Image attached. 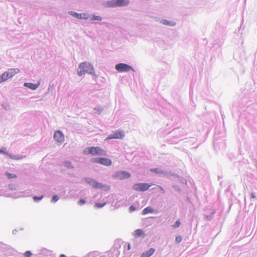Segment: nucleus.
<instances>
[{"mask_svg": "<svg viewBox=\"0 0 257 257\" xmlns=\"http://www.w3.org/2000/svg\"><path fill=\"white\" fill-rule=\"evenodd\" d=\"M77 73L79 77H82L86 73L90 74L96 78L98 76L95 72L93 65L87 61H84L79 64Z\"/></svg>", "mask_w": 257, "mask_h": 257, "instance_id": "nucleus-1", "label": "nucleus"}, {"mask_svg": "<svg viewBox=\"0 0 257 257\" xmlns=\"http://www.w3.org/2000/svg\"><path fill=\"white\" fill-rule=\"evenodd\" d=\"M83 153L85 155L105 156L106 152L100 147L91 146L85 148L83 151Z\"/></svg>", "mask_w": 257, "mask_h": 257, "instance_id": "nucleus-2", "label": "nucleus"}, {"mask_svg": "<svg viewBox=\"0 0 257 257\" xmlns=\"http://www.w3.org/2000/svg\"><path fill=\"white\" fill-rule=\"evenodd\" d=\"M129 4L130 0H109L103 4V6L108 8L125 7Z\"/></svg>", "mask_w": 257, "mask_h": 257, "instance_id": "nucleus-3", "label": "nucleus"}, {"mask_svg": "<svg viewBox=\"0 0 257 257\" xmlns=\"http://www.w3.org/2000/svg\"><path fill=\"white\" fill-rule=\"evenodd\" d=\"M180 131L179 128H175L172 130L170 134L172 138H168L167 139V142L171 144H177L180 140H181V137L182 135L180 133Z\"/></svg>", "mask_w": 257, "mask_h": 257, "instance_id": "nucleus-4", "label": "nucleus"}, {"mask_svg": "<svg viewBox=\"0 0 257 257\" xmlns=\"http://www.w3.org/2000/svg\"><path fill=\"white\" fill-rule=\"evenodd\" d=\"M83 180H84L86 183L95 189H102L103 188H105V190L109 189V186L108 185H103L102 183H99L96 180L91 178L85 177L83 178Z\"/></svg>", "mask_w": 257, "mask_h": 257, "instance_id": "nucleus-5", "label": "nucleus"}, {"mask_svg": "<svg viewBox=\"0 0 257 257\" xmlns=\"http://www.w3.org/2000/svg\"><path fill=\"white\" fill-rule=\"evenodd\" d=\"M121 240H116L114 246L110 248V249L106 252L108 257H118L120 251L118 250V248L120 247Z\"/></svg>", "mask_w": 257, "mask_h": 257, "instance_id": "nucleus-6", "label": "nucleus"}, {"mask_svg": "<svg viewBox=\"0 0 257 257\" xmlns=\"http://www.w3.org/2000/svg\"><path fill=\"white\" fill-rule=\"evenodd\" d=\"M115 69L117 72L120 73L128 72L130 71L133 72L136 71L132 66L123 63L116 64L115 65Z\"/></svg>", "mask_w": 257, "mask_h": 257, "instance_id": "nucleus-7", "label": "nucleus"}, {"mask_svg": "<svg viewBox=\"0 0 257 257\" xmlns=\"http://www.w3.org/2000/svg\"><path fill=\"white\" fill-rule=\"evenodd\" d=\"M90 162L92 163H97L105 166H110L112 163V161L110 159L105 157L91 158Z\"/></svg>", "mask_w": 257, "mask_h": 257, "instance_id": "nucleus-8", "label": "nucleus"}, {"mask_svg": "<svg viewBox=\"0 0 257 257\" xmlns=\"http://www.w3.org/2000/svg\"><path fill=\"white\" fill-rule=\"evenodd\" d=\"M151 186V184L147 183H137L133 185V188L137 191L145 192L147 191Z\"/></svg>", "mask_w": 257, "mask_h": 257, "instance_id": "nucleus-9", "label": "nucleus"}, {"mask_svg": "<svg viewBox=\"0 0 257 257\" xmlns=\"http://www.w3.org/2000/svg\"><path fill=\"white\" fill-rule=\"evenodd\" d=\"M131 176V173L126 171H117L112 176L114 179L119 180L126 179L130 178Z\"/></svg>", "mask_w": 257, "mask_h": 257, "instance_id": "nucleus-10", "label": "nucleus"}, {"mask_svg": "<svg viewBox=\"0 0 257 257\" xmlns=\"http://www.w3.org/2000/svg\"><path fill=\"white\" fill-rule=\"evenodd\" d=\"M204 211V219L207 221H211L216 213V210L212 208H206Z\"/></svg>", "mask_w": 257, "mask_h": 257, "instance_id": "nucleus-11", "label": "nucleus"}, {"mask_svg": "<svg viewBox=\"0 0 257 257\" xmlns=\"http://www.w3.org/2000/svg\"><path fill=\"white\" fill-rule=\"evenodd\" d=\"M53 138L56 142L60 144H62L64 141V135L62 131L60 130L55 131Z\"/></svg>", "mask_w": 257, "mask_h": 257, "instance_id": "nucleus-12", "label": "nucleus"}, {"mask_svg": "<svg viewBox=\"0 0 257 257\" xmlns=\"http://www.w3.org/2000/svg\"><path fill=\"white\" fill-rule=\"evenodd\" d=\"M162 205L158 207L157 209H154L152 206H149L145 208L142 211V214L146 215L149 213L157 214Z\"/></svg>", "mask_w": 257, "mask_h": 257, "instance_id": "nucleus-13", "label": "nucleus"}, {"mask_svg": "<svg viewBox=\"0 0 257 257\" xmlns=\"http://www.w3.org/2000/svg\"><path fill=\"white\" fill-rule=\"evenodd\" d=\"M162 175L165 177H173L174 178L179 177L178 175L169 170H163Z\"/></svg>", "mask_w": 257, "mask_h": 257, "instance_id": "nucleus-14", "label": "nucleus"}, {"mask_svg": "<svg viewBox=\"0 0 257 257\" xmlns=\"http://www.w3.org/2000/svg\"><path fill=\"white\" fill-rule=\"evenodd\" d=\"M133 235L136 238H144L146 236V234L143 229H137L134 231Z\"/></svg>", "mask_w": 257, "mask_h": 257, "instance_id": "nucleus-15", "label": "nucleus"}, {"mask_svg": "<svg viewBox=\"0 0 257 257\" xmlns=\"http://www.w3.org/2000/svg\"><path fill=\"white\" fill-rule=\"evenodd\" d=\"M160 23L170 27H174L176 25V23L174 21H170L163 19L160 21Z\"/></svg>", "mask_w": 257, "mask_h": 257, "instance_id": "nucleus-16", "label": "nucleus"}, {"mask_svg": "<svg viewBox=\"0 0 257 257\" xmlns=\"http://www.w3.org/2000/svg\"><path fill=\"white\" fill-rule=\"evenodd\" d=\"M113 133L115 139H122L125 136L123 131L121 130H117Z\"/></svg>", "mask_w": 257, "mask_h": 257, "instance_id": "nucleus-17", "label": "nucleus"}, {"mask_svg": "<svg viewBox=\"0 0 257 257\" xmlns=\"http://www.w3.org/2000/svg\"><path fill=\"white\" fill-rule=\"evenodd\" d=\"M155 249L154 248H150L149 250H146L142 253L141 257H150L155 252Z\"/></svg>", "mask_w": 257, "mask_h": 257, "instance_id": "nucleus-18", "label": "nucleus"}, {"mask_svg": "<svg viewBox=\"0 0 257 257\" xmlns=\"http://www.w3.org/2000/svg\"><path fill=\"white\" fill-rule=\"evenodd\" d=\"M9 78H12L16 74L20 72V70L17 68H12L9 69L6 72Z\"/></svg>", "mask_w": 257, "mask_h": 257, "instance_id": "nucleus-19", "label": "nucleus"}, {"mask_svg": "<svg viewBox=\"0 0 257 257\" xmlns=\"http://www.w3.org/2000/svg\"><path fill=\"white\" fill-rule=\"evenodd\" d=\"M224 137V132H222V135L220 136H218L217 139H214V136L213 137V143L214 147H217L218 144L220 142H221V141H222Z\"/></svg>", "mask_w": 257, "mask_h": 257, "instance_id": "nucleus-20", "label": "nucleus"}, {"mask_svg": "<svg viewBox=\"0 0 257 257\" xmlns=\"http://www.w3.org/2000/svg\"><path fill=\"white\" fill-rule=\"evenodd\" d=\"M62 165L65 168L71 169L74 168V166L72 165V163L69 160H65L62 162Z\"/></svg>", "mask_w": 257, "mask_h": 257, "instance_id": "nucleus-21", "label": "nucleus"}, {"mask_svg": "<svg viewBox=\"0 0 257 257\" xmlns=\"http://www.w3.org/2000/svg\"><path fill=\"white\" fill-rule=\"evenodd\" d=\"M52 254V251L49 250L45 248L42 249L40 252L39 253V255H41L42 256H48L51 255Z\"/></svg>", "mask_w": 257, "mask_h": 257, "instance_id": "nucleus-22", "label": "nucleus"}, {"mask_svg": "<svg viewBox=\"0 0 257 257\" xmlns=\"http://www.w3.org/2000/svg\"><path fill=\"white\" fill-rule=\"evenodd\" d=\"M89 19L91 21L93 22L95 21H101L102 20V18L100 16H96L95 14H90L89 16Z\"/></svg>", "mask_w": 257, "mask_h": 257, "instance_id": "nucleus-23", "label": "nucleus"}, {"mask_svg": "<svg viewBox=\"0 0 257 257\" xmlns=\"http://www.w3.org/2000/svg\"><path fill=\"white\" fill-rule=\"evenodd\" d=\"M68 14L79 20H82V14L81 13H78L76 12L70 11L68 12Z\"/></svg>", "mask_w": 257, "mask_h": 257, "instance_id": "nucleus-24", "label": "nucleus"}, {"mask_svg": "<svg viewBox=\"0 0 257 257\" xmlns=\"http://www.w3.org/2000/svg\"><path fill=\"white\" fill-rule=\"evenodd\" d=\"M150 172L157 175H162L163 170L160 168L157 167L151 168L150 169Z\"/></svg>", "mask_w": 257, "mask_h": 257, "instance_id": "nucleus-25", "label": "nucleus"}, {"mask_svg": "<svg viewBox=\"0 0 257 257\" xmlns=\"http://www.w3.org/2000/svg\"><path fill=\"white\" fill-rule=\"evenodd\" d=\"M83 257H100L99 252L97 251L90 252L86 255Z\"/></svg>", "mask_w": 257, "mask_h": 257, "instance_id": "nucleus-26", "label": "nucleus"}, {"mask_svg": "<svg viewBox=\"0 0 257 257\" xmlns=\"http://www.w3.org/2000/svg\"><path fill=\"white\" fill-rule=\"evenodd\" d=\"M222 132H224L223 131H221L219 128L215 127V132H214V139H217V138L218 136H220L222 135Z\"/></svg>", "mask_w": 257, "mask_h": 257, "instance_id": "nucleus-27", "label": "nucleus"}, {"mask_svg": "<svg viewBox=\"0 0 257 257\" xmlns=\"http://www.w3.org/2000/svg\"><path fill=\"white\" fill-rule=\"evenodd\" d=\"M44 196V195L40 196L34 195L33 196V201L36 202H38L43 198Z\"/></svg>", "mask_w": 257, "mask_h": 257, "instance_id": "nucleus-28", "label": "nucleus"}, {"mask_svg": "<svg viewBox=\"0 0 257 257\" xmlns=\"http://www.w3.org/2000/svg\"><path fill=\"white\" fill-rule=\"evenodd\" d=\"M60 198L59 195L57 194L53 195L51 199V202L52 203H56Z\"/></svg>", "mask_w": 257, "mask_h": 257, "instance_id": "nucleus-29", "label": "nucleus"}, {"mask_svg": "<svg viewBox=\"0 0 257 257\" xmlns=\"http://www.w3.org/2000/svg\"><path fill=\"white\" fill-rule=\"evenodd\" d=\"M103 109V108H102L100 106H97L94 108L95 113L97 114H100L101 113V112L102 111Z\"/></svg>", "mask_w": 257, "mask_h": 257, "instance_id": "nucleus-30", "label": "nucleus"}, {"mask_svg": "<svg viewBox=\"0 0 257 257\" xmlns=\"http://www.w3.org/2000/svg\"><path fill=\"white\" fill-rule=\"evenodd\" d=\"M105 202H97L95 203L94 206L97 208H101L105 205Z\"/></svg>", "mask_w": 257, "mask_h": 257, "instance_id": "nucleus-31", "label": "nucleus"}, {"mask_svg": "<svg viewBox=\"0 0 257 257\" xmlns=\"http://www.w3.org/2000/svg\"><path fill=\"white\" fill-rule=\"evenodd\" d=\"M9 78V77L8 75V74L5 72L3 73V74L1 76V82H4L7 81Z\"/></svg>", "mask_w": 257, "mask_h": 257, "instance_id": "nucleus-32", "label": "nucleus"}, {"mask_svg": "<svg viewBox=\"0 0 257 257\" xmlns=\"http://www.w3.org/2000/svg\"><path fill=\"white\" fill-rule=\"evenodd\" d=\"M6 176L7 177V178L9 179H15L17 178V175L15 174H12L8 172H7L6 173Z\"/></svg>", "mask_w": 257, "mask_h": 257, "instance_id": "nucleus-33", "label": "nucleus"}, {"mask_svg": "<svg viewBox=\"0 0 257 257\" xmlns=\"http://www.w3.org/2000/svg\"><path fill=\"white\" fill-rule=\"evenodd\" d=\"M181 225V221L180 219H177L174 224L172 225V227L173 228H178Z\"/></svg>", "mask_w": 257, "mask_h": 257, "instance_id": "nucleus-34", "label": "nucleus"}, {"mask_svg": "<svg viewBox=\"0 0 257 257\" xmlns=\"http://www.w3.org/2000/svg\"><path fill=\"white\" fill-rule=\"evenodd\" d=\"M86 202V201L84 198H80L77 202V204L80 206L84 205Z\"/></svg>", "mask_w": 257, "mask_h": 257, "instance_id": "nucleus-35", "label": "nucleus"}, {"mask_svg": "<svg viewBox=\"0 0 257 257\" xmlns=\"http://www.w3.org/2000/svg\"><path fill=\"white\" fill-rule=\"evenodd\" d=\"M172 188L174 189V190L179 193L181 192L182 191L181 188L177 185H174L172 186Z\"/></svg>", "mask_w": 257, "mask_h": 257, "instance_id": "nucleus-36", "label": "nucleus"}, {"mask_svg": "<svg viewBox=\"0 0 257 257\" xmlns=\"http://www.w3.org/2000/svg\"><path fill=\"white\" fill-rule=\"evenodd\" d=\"M41 81V79H40L37 81V82L36 83H33V90L37 89L38 86L40 85Z\"/></svg>", "mask_w": 257, "mask_h": 257, "instance_id": "nucleus-37", "label": "nucleus"}, {"mask_svg": "<svg viewBox=\"0 0 257 257\" xmlns=\"http://www.w3.org/2000/svg\"><path fill=\"white\" fill-rule=\"evenodd\" d=\"M54 90V84L50 83L49 86L48 88L47 91L48 93H50L52 92Z\"/></svg>", "mask_w": 257, "mask_h": 257, "instance_id": "nucleus-38", "label": "nucleus"}, {"mask_svg": "<svg viewBox=\"0 0 257 257\" xmlns=\"http://www.w3.org/2000/svg\"><path fill=\"white\" fill-rule=\"evenodd\" d=\"M182 240V237L180 235L177 236L175 238V242L176 243H179Z\"/></svg>", "mask_w": 257, "mask_h": 257, "instance_id": "nucleus-39", "label": "nucleus"}, {"mask_svg": "<svg viewBox=\"0 0 257 257\" xmlns=\"http://www.w3.org/2000/svg\"><path fill=\"white\" fill-rule=\"evenodd\" d=\"M81 14H82V20H88L89 19V16H90V15L86 13H81Z\"/></svg>", "mask_w": 257, "mask_h": 257, "instance_id": "nucleus-40", "label": "nucleus"}, {"mask_svg": "<svg viewBox=\"0 0 257 257\" xmlns=\"http://www.w3.org/2000/svg\"><path fill=\"white\" fill-rule=\"evenodd\" d=\"M112 139H115L113 133L108 135L107 138L105 139V140H109Z\"/></svg>", "mask_w": 257, "mask_h": 257, "instance_id": "nucleus-41", "label": "nucleus"}, {"mask_svg": "<svg viewBox=\"0 0 257 257\" xmlns=\"http://www.w3.org/2000/svg\"><path fill=\"white\" fill-rule=\"evenodd\" d=\"M136 209L137 207L134 205H131L129 207V211L131 212L135 211V210H136Z\"/></svg>", "mask_w": 257, "mask_h": 257, "instance_id": "nucleus-42", "label": "nucleus"}, {"mask_svg": "<svg viewBox=\"0 0 257 257\" xmlns=\"http://www.w3.org/2000/svg\"><path fill=\"white\" fill-rule=\"evenodd\" d=\"M32 255V253L30 251H27L24 253V256L25 257H30Z\"/></svg>", "mask_w": 257, "mask_h": 257, "instance_id": "nucleus-43", "label": "nucleus"}, {"mask_svg": "<svg viewBox=\"0 0 257 257\" xmlns=\"http://www.w3.org/2000/svg\"><path fill=\"white\" fill-rule=\"evenodd\" d=\"M24 86L29 88L32 89V83H25Z\"/></svg>", "mask_w": 257, "mask_h": 257, "instance_id": "nucleus-44", "label": "nucleus"}, {"mask_svg": "<svg viewBox=\"0 0 257 257\" xmlns=\"http://www.w3.org/2000/svg\"><path fill=\"white\" fill-rule=\"evenodd\" d=\"M256 198V195L255 192H251L250 194V199H255Z\"/></svg>", "mask_w": 257, "mask_h": 257, "instance_id": "nucleus-45", "label": "nucleus"}, {"mask_svg": "<svg viewBox=\"0 0 257 257\" xmlns=\"http://www.w3.org/2000/svg\"><path fill=\"white\" fill-rule=\"evenodd\" d=\"M6 149L5 148H2L0 149V153H4L7 154L6 152Z\"/></svg>", "mask_w": 257, "mask_h": 257, "instance_id": "nucleus-46", "label": "nucleus"}, {"mask_svg": "<svg viewBox=\"0 0 257 257\" xmlns=\"http://www.w3.org/2000/svg\"><path fill=\"white\" fill-rule=\"evenodd\" d=\"M131 249V244L130 243H128L126 245V249L127 250H129Z\"/></svg>", "mask_w": 257, "mask_h": 257, "instance_id": "nucleus-47", "label": "nucleus"}, {"mask_svg": "<svg viewBox=\"0 0 257 257\" xmlns=\"http://www.w3.org/2000/svg\"><path fill=\"white\" fill-rule=\"evenodd\" d=\"M160 188V190L161 191L162 193H164L165 192V189L161 186H159Z\"/></svg>", "mask_w": 257, "mask_h": 257, "instance_id": "nucleus-48", "label": "nucleus"}, {"mask_svg": "<svg viewBox=\"0 0 257 257\" xmlns=\"http://www.w3.org/2000/svg\"><path fill=\"white\" fill-rule=\"evenodd\" d=\"M59 257H67L66 255L64 254H61L60 255H59Z\"/></svg>", "mask_w": 257, "mask_h": 257, "instance_id": "nucleus-49", "label": "nucleus"}, {"mask_svg": "<svg viewBox=\"0 0 257 257\" xmlns=\"http://www.w3.org/2000/svg\"><path fill=\"white\" fill-rule=\"evenodd\" d=\"M33 257H35V256H37V254H33Z\"/></svg>", "mask_w": 257, "mask_h": 257, "instance_id": "nucleus-50", "label": "nucleus"}, {"mask_svg": "<svg viewBox=\"0 0 257 257\" xmlns=\"http://www.w3.org/2000/svg\"><path fill=\"white\" fill-rule=\"evenodd\" d=\"M241 25L240 26V28H239V29L238 30V32H239L240 29H241Z\"/></svg>", "mask_w": 257, "mask_h": 257, "instance_id": "nucleus-51", "label": "nucleus"}]
</instances>
